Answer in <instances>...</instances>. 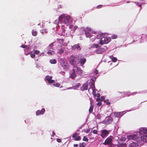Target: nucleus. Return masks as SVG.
I'll return each instance as SVG.
<instances>
[{
	"instance_id": "obj_1",
	"label": "nucleus",
	"mask_w": 147,
	"mask_h": 147,
	"mask_svg": "<svg viewBox=\"0 0 147 147\" xmlns=\"http://www.w3.org/2000/svg\"><path fill=\"white\" fill-rule=\"evenodd\" d=\"M127 139L128 140H134L140 145H143L144 142H147V128H140L137 134L128 135Z\"/></svg>"
},
{
	"instance_id": "obj_2",
	"label": "nucleus",
	"mask_w": 147,
	"mask_h": 147,
	"mask_svg": "<svg viewBox=\"0 0 147 147\" xmlns=\"http://www.w3.org/2000/svg\"><path fill=\"white\" fill-rule=\"evenodd\" d=\"M105 34H102L101 35V38L99 44L101 45L108 43L111 40V38L109 37H105Z\"/></svg>"
},
{
	"instance_id": "obj_3",
	"label": "nucleus",
	"mask_w": 147,
	"mask_h": 147,
	"mask_svg": "<svg viewBox=\"0 0 147 147\" xmlns=\"http://www.w3.org/2000/svg\"><path fill=\"white\" fill-rule=\"evenodd\" d=\"M77 58L78 62L77 64H78L80 63L81 65H83L85 63L86 61V59L81 55H77Z\"/></svg>"
},
{
	"instance_id": "obj_4",
	"label": "nucleus",
	"mask_w": 147,
	"mask_h": 147,
	"mask_svg": "<svg viewBox=\"0 0 147 147\" xmlns=\"http://www.w3.org/2000/svg\"><path fill=\"white\" fill-rule=\"evenodd\" d=\"M69 62L70 64L72 65L78 64H77L78 62L77 55L71 56L69 58Z\"/></svg>"
},
{
	"instance_id": "obj_5",
	"label": "nucleus",
	"mask_w": 147,
	"mask_h": 147,
	"mask_svg": "<svg viewBox=\"0 0 147 147\" xmlns=\"http://www.w3.org/2000/svg\"><path fill=\"white\" fill-rule=\"evenodd\" d=\"M95 81V78L92 79L90 80V82L89 83V84L91 88H90L88 89V92H89L91 89L92 90V92H95L96 90L94 86V82Z\"/></svg>"
},
{
	"instance_id": "obj_6",
	"label": "nucleus",
	"mask_w": 147,
	"mask_h": 147,
	"mask_svg": "<svg viewBox=\"0 0 147 147\" xmlns=\"http://www.w3.org/2000/svg\"><path fill=\"white\" fill-rule=\"evenodd\" d=\"M60 62L61 66L64 69L67 70L68 69V64L65 62L64 60L62 59H61L60 60Z\"/></svg>"
},
{
	"instance_id": "obj_7",
	"label": "nucleus",
	"mask_w": 147,
	"mask_h": 147,
	"mask_svg": "<svg viewBox=\"0 0 147 147\" xmlns=\"http://www.w3.org/2000/svg\"><path fill=\"white\" fill-rule=\"evenodd\" d=\"M125 113V111H123L120 112H116L113 113L111 114V116L114 117H120L122 116L123 114H124Z\"/></svg>"
},
{
	"instance_id": "obj_8",
	"label": "nucleus",
	"mask_w": 147,
	"mask_h": 147,
	"mask_svg": "<svg viewBox=\"0 0 147 147\" xmlns=\"http://www.w3.org/2000/svg\"><path fill=\"white\" fill-rule=\"evenodd\" d=\"M100 132L101 133L100 136L102 138H104L107 136L109 133V131H108L105 129L102 130Z\"/></svg>"
},
{
	"instance_id": "obj_9",
	"label": "nucleus",
	"mask_w": 147,
	"mask_h": 147,
	"mask_svg": "<svg viewBox=\"0 0 147 147\" xmlns=\"http://www.w3.org/2000/svg\"><path fill=\"white\" fill-rule=\"evenodd\" d=\"M112 118L110 117H107L103 122L104 123L107 125L110 124L112 121Z\"/></svg>"
},
{
	"instance_id": "obj_10",
	"label": "nucleus",
	"mask_w": 147,
	"mask_h": 147,
	"mask_svg": "<svg viewBox=\"0 0 147 147\" xmlns=\"http://www.w3.org/2000/svg\"><path fill=\"white\" fill-rule=\"evenodd\" d=\"M52 77L51 76L47 75L45 77V80L47 81L49 83H53L55 82V81L52 79Z\"/></svg>"
},
{
	"instance_id": "obj_11",
	"label": "nucleus",
	"mask_w": 147,
	"mask_h": 147,
	"mask_svg": "<svg viewBox=\"0 0 147 147\" xmlns=\"http://www.w3.org/2000/svg\"><path fill=\"white\" fill-rule=\"evenodd\" d=\"M112 136H109L105 140V142L103 143V144L105 145L108 144H110L112 142Z\"/></svg>"
},
{
	"instance_id": "obj_12",
	"label": "nucleus",
	"mask_w": 147,
	"mask_h": 147,
	"mask_svg": "<svg viewBox=\"0 0 147 147\" xmlns=\"http://www.w3.org/2000/svg\"><path fill=\"white\" fill-rule=\"evenodd\" d=\"M92 94L94 97H97L98 98L96 99V101L97 102H101V100L100 98H98L100 96V94L98 93H96V92H92Z\"/></svg>"
},
{
	"instance_id": "obj_13",
	"label": "nucleus",
	"mask_w": 147,
	"mask_h": 147,
	"mask_svg": "<svg viewBox=\"0 0 147 147\" xmlns=\"http://www.w3.org/2000/svg\"><path fill=\"white\" fill-rule=\"evenodd\" d=\"M74 68L75 69V71L77 74L79 75H81L83 71L79 67H74Z\"/></svg>"
},
{
	"instance_id": "obj_14",
	"label": "nucleus",
	"mask_w": 147,
	"mask_h": 147,
	"mask_svg": "<svg viewBox=\"0 0 147 147\" xmlns=\"http://www.w3.org/2000/svg\"><path fill=\"white\" fill-rule=\"evenodd\" d=\"M75 70V69H74V67L72 70V72L70 74V75L69 76V77L71 79L74 78L76 77V72Z\"/></svg>"
},
{
	"instance_id": "obj_15",
	"label": "nucleus",
	"mask_w": 147,
	"mask_h": 147,
	"mask_svg": "<svg viewBox=\"0 0 147 147\" xmlns=\"http://www.w3.org/2000/svg\"><path fill=\"white\" fill-rule=\"evenodd\" d=\"M120 94L122 96L121 97L123 98L125 96H129L132 95L134 92L131 93V92H120Z\"/></svg>"
},
{
	"instance_id": "obj_16",
	"label": "nucleus",
	"mask_w": 147,
	"mask_h": 147,
	"mask_svg": "<svg viewBox=\"0 0 147 147\" xmlns=\"http://www.w3.org/2000/svg\"><path fill=\"white\" fill-rule=\"evenodd\" d=\"M70 17L69 16L65 17L63 19L61 23H63L64 24H67L69 22V20Z\"/></svg>"
},
{
	"instance_id": "obj_17",
	"label": "nucleus",
	"mask_w": 147,
	"mask_h": 147,
	"mask_svg": "<svg viewBox=\"0 0 147 147\" xmlns=\"http://www.w3.org/2000/svg\"><path fill=\"white\" fill-rule=\"evenodd\" d=\"M105 49L104 48H99L96 50V53L97 54H100L105 51Z\"/></svg>"
},
{
	"instance_id": "obj_18",
	"label": "nucleus",
	"mask_w": 147,
	"mask_h": 147,
	"mask_svg": "<svg viewBox=\"0 0 147 147\" xmlns=\"http://www.w3.org/2000/svg\"><path fill=\"white\" fill-rule=\"evenodd\" d=\"M88 84H85L81 88V90L82 91H84L88 89Z\"/></svg>"
},
{
	"instance_id": "obj_19",
	"label": "nucleus",
	"mask_w": 147,
	"mask_h": 147,
	"mask_svg": "<svg viewBox=\"0 0 147 147\" xmlns=\"http://www.w3.org/2000/svg\"><path fill=\"white\" fill-rule=\"evenodd\" d=\"M72 50H75L77 49L79 51L81 50V48L79 45L78 44L75 45H73L72 47Z\"/></svg>"
},
{
	"instance_id": "obj_20",
	"label": "nucleus",
	"mask_w": 147,
	"mask_h": 147,
	"mask_svg": "<svg viewBox=\"0 0 147 147\" xmlns=\"http://www.w3.org/2000/svg\"><path fill=\"white\" fill-rule=\"evenodd\" d=\"M140 145L138 143V142L137 144L136 143L133 142L130 144L129 145V147H137L138 146V145Z\"/></svg>"
},
{
	"instance_id": "obj_21",
	"label": "nucleus",
	"mask_w": 147,
	"mask_h": 147,
	"mask_svg": "<svg viewBox=\"0 0 147 147\" xmlns=\"http://www.w3.org/2000/svg\"><path fill=\"white\" fill-rule=\"evenodd\" d=\"M109 58L113 62H115L117 61V58L114 57L113 55H110L109 56Z\"/></svg>"
},
{
	"instance_id": "obj_22",
	"label": "nucleus",
	"mask_w": 147,
	"mask_h": 147,
	"mask_svg": "<svg viewBox=\"0 0 147 147\" xmlns=\"http://www.w3.org/2000/svg\"><path fill=\"white\" fill-rule=\"evenodd\" d=\"M65 17V16L63 15H61L59 17V20L61 23H62V22L63 20V19Z\"/></svg>"
},
{
	"instance_id": "obj_23",
	"label": "nucleus",
	"mask_w": 147,
	"mask_h": 147,
	"mask_svg": "<svg viewBox=\"0 0 147 147\" xmlns=\"http://www.w3.org/2000/svg\"><path fill=\"white\" fill-rule=\"evenodd\" d=\"M93 107L94 106L92 104V102L90 101V106L89 110V113H91L93 111Z\"/></svg>"
},
{
	"instance_id": "obj_24",
	"label": "nucleus",
	"mask_w": 147,
	"mask_h": 147,
	"mask_svg": "<svg viewBox=\"0 0 147 147\" xmlns=\"http://www.w3.org/2000/svg\"><path fill=\"white\" fill-rule=\"evenodd\" d=\"M32 33L33 36H36L37 34V32L36 31L34 30H32Z\"/></svg>"
},
{
	"instance_id": "obj_25",
	"label": "nucleus",
	"mask_w": 147,
	"mask_h": 147,
	"mask_svg": "<svg viewBox=\"0 0 147 147\" xmlns=\"http://www.w3.org/2000/svg\"><path fill=\"white\" fill-rule=\"evenodd\" d=\"M50 62L52 64H55L57 63V61L55 59H52L51 60H50Z\"/></svg>"
},
{
	"instance_id": "obj_26",
	"label": "nucleus",
	"mask_w": 147,
	"mask_h": 147,
	"mask_svg": "<svg viewBox=\"0 0 147 147\" xmlns=\"http://www.w3.org/2000/svg\"><path fill=\"white\" fill-rule=\"evenodd\" d=\"M86 145V144L85 142L80 143L79 144V147H84Z\"/></svg>"
},
{
	"instance_id": "obj_27",
	"label": "nucleus",
	"mask_w": 147,
	"mask_h": 147,
	"mask_svg": "<svg viewBox=\"0 0 147 147\" xmlns=\"http://www.w3.org/2000/svg\"><path fill=\"white\" fill-rule=\"evenodd\" d=\"M47 53L49 55H52L54 54V52L53 51L49 50L47 52Z\"/></svg>"
},
{
	"instance_id": "obj_28",
	"label": "nucleus",
	"mask_w": 147,
	"mask_h": 147,
	"mask_svg": "<svg viewBox=\"0 0 147 147\" xmlns=\"http://www.w3.org/2000/svg\"><path fill=\"white\" fill-rule=\"evenodd\" d=\"M41 32L42 34H45V33H48V31L46 30H42V31H41Z\"/></svg>"
},
{
	"instance_id": "obj_29",
	"label": "nucleus",
	"mask_w": 147,
	"mask_h": 147,
	"mask_svg": "<svg viewBox=\"0 0 147 147\" xmlns=\"http://www.w3.org/2000/svg\"><path fill=\"white\" fill-rule=\"evenodd\" d=\"M53 85L54 86H55V87H59L60 86V84L58 83H57L56 84L54 83H53Z\"/></svg>"
},
{
	"instance_id": "obj_30",
	"label": "nucleus",
	"mask_w": 147,
	"mask_h": 147,
	"mask_svg": "<svg viewBox=\"0 0 147 147\" xmlns=\"http://www.w3.org/2000/svg\"><path fill=\"white\" fill-rule=\"evenodd\" d=\"M128 136H127V137ZM127 140H128L127 139ZM126 140V138H124V137H122L120 139V140L122 141H125V140Z\"/></svg>"
},
{
	"instance_id": "obj_31",
	"label": "nucleus",
	"mask_w": 147,
	"mask_h": 147,
	"mask_svg": "<svg viewBox=\"0 0 147 147\" xmlns=\"http://www.w3.org/2000/svg\"><path fill=\"white\" fill-rule=\"evenodd\" d=\"M80 86V83H78V84L74 86V88L75 89H77Z\"/></svg>"
},
{
	"instance_id": "obj_32",
	"label": "nucleus",
	"mask_w": 147,
	"mask_h": 147,
	"mask_svg": "<svg viewBox=\"0 0 147 147\" xmlns=\"http://www.w3.org/2000/svg\"><path fill=\"white\" fill-rule=\"evenodd\" d=\"M81 139V138L80 136H78L76 137L74 139V140H79Z\"/></svg>"
},
{
	"instance_id": "obj_33",
	"label": "nucleus",
	"mask_w": 147,
	"mask_h": 147,
	"mask_svg": "<svg viewBox=\"0 0 147 147\" xmlns=\"http://www.w3.org/2000/svg\"><path fill=\"white\" fill-rule=\"evenodd\" d=\"M83 140L86 142H88V139L86 137L84 136L83 137Z\"/></svg>"
},
{
	"instance_id": "obj_34",
	"label": "nucleus",
	"mask_w": 147,
	"mask_h": 147,
	"mask_svg": "<svg viewBox=\"0 0 147 147\" xmlns=\"http://www.w3.org/2000/svg\"><path fill=\"white\" fill-rule=\"evenodd\" d=\"M41 114V111L40 110H37L36 112V115H38Z\"/></svg>"
},
{
	"instance_id": "obj_35",
	"label": "nucleus",
	"mask_w": 147,
	"mask_h": 147,
	"mask_svg": "<svg viewBox=\"0 0 147 147\" xmlns=\"http://www.w3.org/2000/svg\"><path fill=\"white\" fill-rule=\"evenodd\" d=\"M90 131V129H86L84 130V132L86 133H89Z\"/></svg>"
},
{
	"instance_id": "obj_36",
	"label": "nucleus",
	"mask_w": 147,
	"mask_h": 147,
	"mask_svg": "<svg viewBox=\"0 0 147 147\" xmlns=\"http://www.w3.org/2000/svg\"><path fill=\"white\" fill-rule=\"evenodd\" d=\"M40 53V51L38 50H34V53L35 54H38Z\"/></svg>"
},
{
	"instance_id": "obj_37",
	"label": "nucleus",
	"mask_w": 147,
	"mask_h": 147,
	"mask_svg": "<svg viewBox=\"0 0 147 147\" xmlns=\"http://www.w3.org/2000/svg\"><path fill=\"white\" fill-rule=\"evenodd\" d=\"M111 38L112 39H116L117 38V36L115 34H114L111 36Z\"/></svg>"
},
{
	"instance_id": "obj_38",
	"label": "nucleus",
	"mask_w": 147,
	"mask_h": 147,
	"mask_svg": "<svg viewBox=\"0 0 147 147\" xmlns=\"http://www.w3.org/2000/svg\"><path fill=\"white\" fill-rule=\"evenodd\" d=\"M45 111V109L44 108H42L41 110L40 111H41V114L42 115L44 114V112Z\"/></svg>"
},
{
	"instance_id": "obj_39",
	"label": "nucleus",
	"mask_w": 147,
	"mask_h": 147,
	"mask_svg": "<svg viewBox=\"0 0 147 147\" xmlns=\"http://www.w3.org/2000/svg\"><path fill=\"white\" fill-rule=\"evenodd\" d=\"M78 134L77 133H75L72 136L73 137L74 139L75 138H76V137L78 135Z\"/></svg>"
},
{
	"instance_id": "obj_40",
	"label": "nucleus",
	"mask_w": 147,
	"mask_h": 147,
	"mask_svg": "<svg viewBox=\"0 0 147 147\" xmlns=\"http://www.w3.org/2000/svg\"><path fill=\"white\" fill-rule=\"evenodd\" d=\"M98 45L97 44H94L93 45V47L97 48L98 47Z\"/></svg>"
},
{
	"instance_id": "obj_41",
	"label": "nucleus",
	"mask_w": 147,
	"mask_h": 147,
	"mask_svg": "<svg viewBox=\"0 0 147 147\" xmlns=\"http://www.w3.org/2000/svg\"><path fill=\"white\" fill-rule=\"evenodd\" d=\"M63 53H64V51L62 49L59 50L58 52V53L59 54H60Z\"/></svg>"
},
{
	"instance_id": "obj_42",
	"label": "nucleus",
	"mask_w": 147,
	"mask_h": 147,
	"mask_svg": "<svg viewBox=\"0 0 147 147\" xmlns=\"http://www.w3.org/2000/svg\"><path fill=\"white\" fill-rule=\"evenodd\" d=\"M26 48V49L24 50V51L25 52H26V51L29 50L30 49V48L28 47L27 46Z\"/></svg>"
},
{
	"instance_id": "obj_43",
	"label": "nucleus",
	"mask_w": 147,
	"mask_h": 147,
	"mask_svg": "<svg viewBox=\"0 0 147 147\" xmlns=\"http://www.w3.org/2000/svg\"><path fill=\"white\" fill-rule=\"evenodd\" d=\"M98 131L95 129L93 131V133L94 134H98Z\"/></svg>"
},
{
	"instance_id": "obj_44",
	"label": "nucleus",
	"mask_w": 147,
	"mask_h": 147,
	"mask_svg": "<svg viewBox=\"0 0 147 147\" xmlns=\"http://www.w3.org/2000/svg\"><path fill=\"white\" fill-rule=\"evenodd\" d=\"M30 56L32 58H34L35 57V55L34 53H31L30 54Z\"/></svg>"
},
{
	"instance_id": "obj_45",
	"label": "nucleus",
	"mask_w": 147,
	"mask_h": 147,
	"mask_svg": "<svg viewBox=\"0 0 147 147\" xmlns=\"http://www.w3.org/2000/svg\"><path fill=\"white\" fill-rule=\"evenodd\" d=\"M102 5H99L97 6V9H99L102 8Z\"/></svg>"
},
{
	"instance_id": "obj_46",
	"label": "nucleus",
	"mask_w": 147,
	"mask_h": 147,
	"mask_svg": "<svg viewBox=\"0 0 147 147\" xmlns=\"http://www.w3.org/2000/svg\"><path fill=\"white\" fill-rule=\"evenodd\" d=\"M102 105V103H101V102H98V103H97V105L98 106H101Z\"/></svg>"
},
{
	"instance_id": "obj_47",
	"label": "nucleus",
	"mask_w": 147,
	"mask_h": 147,
	"mask_svg": "<svg viewBox=\"0 0 147 147\" xmlns=\"http://www.w3.org/2000/svg\"><path fill=\"white\" fill-rule=\"evenodd\" d=\"M94 73L95 74H97L98 73V71L97 69H96L94 71Z\"/></svg>"
},
{
	"instance_id": "obj_48",
	"label": "nucleus",
	"mask_w": 147,
	"mask_h": 147,
	"mask_svg": "<svg viewBox=\"0 0 147 147\" xmlns=\"http://www.w3.org/2000/svg\"><path fill=\"white\" fill-rule=\"evenodd\" d=\"M77 28H78V26H75L73 28L74 31L75 32V30H76V29H77Z\"/></svg>"
},
{
	"instance_id": "obj_49",
	"label": "nucleus",
	"mask_w": 147,
	"mask_h": 147,
	"mask_svg": "<svg viewBox=\"0 0 147 147\" xmlns=\"http://www.w3.org/2000/svg\"><path fill=\"white\" fill-rule=\"evenodd\" d=\"M113 139H115V140H118L119 138L117 136H115L114 138L113 137Z\"/></svg>"
},
{
	"instance_id": "obj_50",
	"label": "nucleus",
	"mask_w": 147,
	"mask_h": 147,
	"mask_svg": "<svg viewBox=\"0 0 147 147\" xmlns=\"http://www.w3.org/2000/svg\"><path fill=\"white\" fill-rule=\"evenodd\" d=\"M27 47V46H26L25 45H22L21 46V47L23 48H26V47Z\"/></svg>"
},
{
	"instance_id": "obj_51",
	"label": "nucleus",
	"mask_w": 147,
	"mask_h": 147,
	"mask_svg": "<svg viewBox=\"0 0 147 147\" xmlns=\"http://www.w3.org/2000/svg\"><path fill=\"white\" fill-rule=\"evenodd\" d=\"M54 42L52 43L51 44H50L49 46V47H52L53 46V45Z\"/></svg>"
},
{
	"instance_id": "obj_52",
	"label": "nucleus",
	"mask_w": 147,
	"mask_h": 147,
	"mask_svg": "<svg viewBox=\"0 0 147 147\" xmlns=\"http://www.w3.org/2000/svg\"><path fill=\"white\" fill-rule=\"evenodd\" d=\"M117 143H118V144H117L119 146H121L122 145V143H120L118 141H117Z\"/></svg>"
},
{
	"instance_id": "obj_53",
	"label": "nucleus",
	"mask_w": 147,
	"mask_h": 147,
	"mask_svg": "<svg viewBox=\"0 0 147 147\" xmlns=\"http://www.w3.org/2000/svg\"><path fill=\"white\" fill-rule=\"evenodd\" d=\"M57 141L58 142H61V140L59 138L57 139Z\"/></svg>"
},
{
	"instance_id": "obj_54",
	"label": "nucleus",
	"mask_w": 147,
	"mask_h": 147,
	"mask_svg": "<svg viewBox=\"0 0 147 147\" xmlns=\"http://www.w3.org/2000/svg\"><path fill=\"white\" fill-rule=\"evenodd\" d=\"M105 99V97L104 96H102L101 98V101L103 100H104Z\"/></svg>"
},
{
	"instance_id": "obj_55",
	"label": "nucleus",
	"mask_w": 147,
	"mask_h": 147,
	"mask_svg": "<svg viewBox=\"0 0 147 147\" xmlns=\"http://www.w3.org/2000/svg\"><path fill=\"white\" fill-rule=\"evenodd\" d=\"M87 28V30L88 31H89L90 32V31H91V29L90 28Z\"/></svg>"
},
{
	"instance_id": "obj_56",
	"label": "nucleus",
	"mask_w": 147,
	"mask_h": 147,
	"mask_svg": "<svg viewBox=\"0 0 147 147\" xmlns=\"http://www.w3.org/2000/svg\"><path fill=\"white\" fill-rule=\"evenodd\" d=\"M78 144H74V147H78Z\"/></svg>"
},
{
	"instance_id": "obj_57",
	"label": "nucleus",
	"mask_w": 147,
	"mask_h": 147,
	"mask_svg": "<svg viewBox=\"0 0 147 147\" xmlns=\"http://www.w3.org/2000/svg\"><path fill=\"white\" fill-rule=\"evenodd\" d=\"M64 33V35H65V33L66 34H67V33L66 32V30L64 29L63 30Z\"/></svg>"
},
{
	"instance_id": "obj_58",
	"label": "nucleus",
	"mask_w": 147,
	"mask_h": 147,
	"mask_svg": "<svg viewBox=\"0 0 147 147\" xmlns=\"http://www.w3.org/2000/svg\"><path fill=\"white\" fill-rule=\"evenodd\" d=\"M29 53H27L26 52H26H25V54L26 55H28L29 54Z\"/></svg>"
},
{
	"instance_id": "obj_59",
	"label": "nucleus",
	"mask_w": 147,
	"mask_h": 147,
	"mask_svg": "<svg viewBox=\"0 0 147 147\" xmlns=\"http://www.w3.org/2000/svg\"><path fill=\"white\" fill-rule=\"evenodd\" d=\"M73 25H70L69 26V28L70 29L71 28H73Z\"/></svg>"
},
{
	"instance_id": "obj_60",
	"label": "nucleus",
	"mask_w": 147,
	"mask_h": 147,
	"mask_svg": "<svg viewBox=\"0 0 147 147\" xmlns=\"http://www.w3.org/2000/svg\"><path fill=\"white\" fill-rule=\"evenodd\" d=\"M60 40L61 41V42L63 43V39H61Z\"/></svg>"
},
{
	"instance_id": "obj_61",
	"label": "nucleus",
	"mask_w": 147,
	"mask_h": 147,
	"mask_svg": "<svg viewBox=\"0 0 147 147\" xmlns=\"http://www.w3.org/2000/svg\"><path fill=\"white\" fill-rule=\"evenodd\" d=\"M106 104L107 105H109L110 104V102H107Z\"/></svg>"
},
{
	"instance_id": "obj_62",
	"label": "nucleus",
	"mask_w": 147,
	"mask_h": 147,
	"mask_svg": "<svg viewBox=\"0 0 147 147\" xmlns=\"http://www.w3.org/2000/svg\"><path fill=\"white\" fill-rule=\"evenodd\" d=\"M53 136H51V137H53V135H55V133L53 132Z\"/></svg>"
},
{
	"instance_id": "obj_63",
	"label": "nucleus",
	"mask_w": 147,
	"mask_h": 147,
	"mask_svg": "<svg viewBox=\"0 0 147 147\" xmlns=\"http://www.w3.org/2000/svg\"><path fill=\"white\" fill-rule=\"evenodd\" d=\"M130 2H131V1H127L126 3H130Z\"/></svg>"
},
{
	"instance_id": "obj_64",
	"label": "nucleus",
	"mask_w": 147,
	"mask_h": 147,
	"mask_svg": "<svg viewBox=\"0 0 147 147\" xmlns=\"http://www.w3.org/2000/svg\"><path fill=\"white\" fill-rule=\"evenodd\" d=\"M135 3L136 4H138V2H135Z\"/></svg>"
}]
</instances>
